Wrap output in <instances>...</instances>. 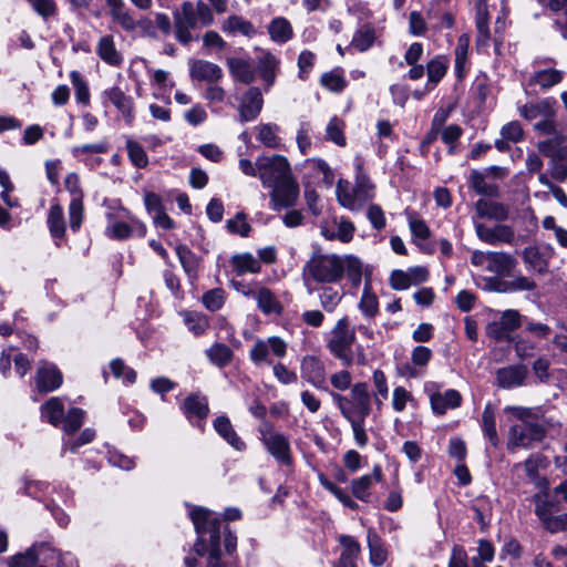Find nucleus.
Wrapping results in <instances>:
<instances>
[{"label":"nucleus","mask_w":567,"mask_h":567,"mask_svg":"<svg viewBox=\"0 0 567 567\" xmlns=\"http://www.w3.org/2000/svg\"><path fill=\"white\" fill-rule=\"evenodd\" d=\"M198 539L194 545V550L203 556L208 554L206 567H229V561L224 559V553L233 556L237 548V537L224 527L221 530L220 520L213 514L203 508H193L189 513Z\"/></svg>","instance_id":"f257e3e1"},{"label":"nucleus","mask_w":567,"mask_h":567,"mask_svg":"<svg viewBox=\"0 0 567 567\" xmlns=\"http://www.w3.org/2000/svg\"><path fill=\"white\" fill-rule=\"evenodd\" d=\"M363 274L359 258L337 254H313L302 268L305 286L311 290L312 285H332L346 275L354 287L361 284Z\"/></svg>","instance_id":"f03ea898"},{"label":"nucleus","mask_w":567,"mask_h":567,"mask_svg":"<svg viewBox=\"0 0 567 567\" xmlns=\"http://www.w3.org/2000/svg\"><path fill=\"white\" fill-rule=\"evenodd\" d=\"M330 395L343 419L350 423L357 445L364 447L369 441L364 423L372 411L368 384L365 382L354 383L351 386L350 396L338 392H330Z\"/></svg>","instance_id":"7ed1b4c3"},{"label":"nucleus","mask_w":567,"mask_h":567,"mask_svg":"<svg viewBox=\"0 0 567 567\" xmlns=\"http://www.w3.org/2000/svg\"><path fill=\"white\" fill-rule=\"evenodd\" d=\"M214 22L213 12L207 3L198 0L196 3L185 1L181 10L174 13L176 39L188 44L193 37L190 31L198 27H208Z\"/></svg>","instance_id":"20e7f679"},{"label":"nucleus","mask_w":567,"mask_h":567,"mask_svg":"<svg viewBox=\"0 0 567 567\" xmlns=\"http://www.w3.org/2000/svg\"><path fill=\"white\" fill-rule=\"evenodd\" d=\"M355 341V331L351 328L349 319H339L329 333L327 348L330 353L340 360L343 365L353 364L352 346Z\"/></svg>","instance_id":"39448f33"},{"label":"nucleus","mask_w":567,"mask_h":567,"mask_svg":"<svg viewBox=\"0 0 567 567\" xmlns=\"http://www.w3.org/2000/svg\"><path fill=\"white\" fill-rule=\"evenodd\" d=\"M337 199L341 206L353 212L360 210L365 203L374 198V185L364 175H358L355 185L340 181L337 185Z\"/></svg>","instance_id":"423d86ee"},{"label":"nucleus","mask_w":567,"mask_h":567,"mask_svg":"<svg viewBox=\"0 0 567 567\" xmlns=\"http://www.w3.org/2000/svg\"><path fill=\"white\" fill-rule=\"evenodd\" d=\"M257 169L262 186L267 188L293 174L287 157L279 154L259 156L257 158Z\"/></svg>","instance_id":"0eeeda50"},{"label":"nucleus","mask_w":567,"mask_h":567,"mask_svg":"<svg viewBox=\"0 0 567 567\" xmlns=\"http://www.w3.org/2000/svg\"><path fill=\"white\" fill-rule=\"evenodd\" d=\"M288 343L278 336L257 339L249 350V359L256 367L271 365L274 359L287 355Z\"/></svg>","instance_id":"6e6552de"},{"label":"nucleus","mask_w":567,"mask_h":567,"mask_svg":"<svg viewBox=\"0 0 567 567\" xmlns=\"http://www.w3.org/2000/svg\"><path fill=\"white\" fill-rule=\"evenodd\" d=\"M546 436V430L539 422H519L509 429L507 449H530Z\"/></svg>","instance_id":"1a4fd4ad"},{"label":"nucleus","mask_w":567,"mask_h":567,"mask_svg":"<svg viewBox=\"0 0 567 567\" xmlns=\"http://www.w3.org/2000/svg\"><path fill=\"white\" fill-rule=\"evenodd\" d=\"M261 442L267 452L281 465H292L290 442L282 433L274 431L270 426L260 430Z\"/></svg>","instance_id":"9d476101"},{"label":"nucleus","mask_w":567,"mask_h":567,"mask_svg":"<svg viewBox=\"0 0 567 567\" xmlns=\"http://www.w3.org/2000/svg\"><path fill=\"white\" fill-rule=\"evenodd\" d=\"M269 188L271 189L269 194L271 209L280 210L297 204L300 187L293 174Z\"/></svg>","instance_id":"9b49d317"},{"label":"nucleus","mask_w":567,"mask_h":567,"mask_svg":"<svg viewBox=\"0 0 567 567\" xmlns=\"http://www.w3.org/2000/svg\"><path fill=\"white\" fill-rule=\"evenodd\" d=\"M65 189L72 196L69 205V224L73 231H78L84 217L83 193L80 186V177L75 173H70L64 179Z\"/></svg>","instance_id":"f8f14e48"},{"label":"nucleus","mask_w":567,"mask_h":567,"mask_svg":"<svg viewBox=\"0 0 567 567\" xmlns=\"http://www.w3.org/2000/svg\"><path fill=\"white\" fill-rule=\"evenodd\" d=\"M533 501L535 503V514L543 527L551 534L557 533L558 524L561 523L560 515H556L559 511L558 503L549 499L545 492L535 494Z\"/></svg>","instance_id":"ddd939ff"},{"label":"nucleus","mask_w":567,"mask_h":567,"mask_svg":"<svg viewBox=\"0 0 567 567\" xmlns=\"http://www.w3.org/2000/svg\"><path fill=\"white\" fill-rule=\"evenodd\" d=\"M535 382L553 384L559 390L567 389V371L564 369H550V362L545 357L537 358L532 365Z\"/></svg>","instance_id":"4468645a"},{"label":"nucleus","mask_w":567,"mask_h":567,"mask_svg":"<svg viewBox=\"0 0 567 567\" xmlns=\"http://www.w3.org/2000/svg\"><path fill=\"white\" fill-rule=\"evenodd\" d=\"M474 228L480 240L492 246L498 244L512 245L515 239L514 229L503 223H498L494 227H487L483 223L474 221Z\"/></svg>","instance_id":"2eb2a0df"},{"label":"nucleus","mask_w":567,"mask_h":567,"mask_svg":"<svg viewBox=\"0 0 567 567\" xmlns=\"http://www.w3.org/2000/svg\"><path fill=\"white\" fill-rule=\"evenodd\" d=\"M130 224L122 220H110L105 228V235L111 239L124 240L136 234L144 237L146 234V226L140 219L127 214Z\"/></svg>","instance_id":"dca6fc26"},{"label":"nucleus","mask_w":567,"mask_h":567,"mask_svg":"<svg viewBox=\"0 0 567 567\" xmlns=\"http://www.w3.org/2000/svg\"><path fill=\"white\" fill-rule=\"evenodd\" d=\"M34 381L39 392L48 393L59 389L63 378L60 370L53 363L42 361L37 370Z\"/></svg>","instance_id":"f3484780"},{"label":"nucleus","mask_w":567,"mask_h":567,"mask_svg":"<svg viewBox=\"0 0 567 567\" xmlns=\"http://www.w3.org/2000/svg\"><path fill=\"white\" fill-rule=\"evenodd\" d=\"M264 99L261 91L256 87H249L241 96L238 113L240 122H250L257 118L261 112Z\"/></svg>","instance_id":"a211bd4d"},{"label":"nucleus","mask_w":567,"mask_h":567,"mask_svg":"<svg viewBox=\"0 0 567 567\" xmlns=\"http://www.w3.org/2000/svg\"><path fill=\"white\" fill-rule=\"evenodd\" d=\"M473 223L478 219H491L497 223L505 221L509 216V207L503 203L481 198L474 205Z\"/></svg>","instance_id":"6ab92c4d"},{"label":"nucleus","mask_w":567,"mask_h":567,"mask_svg":"<svg viewBox=\"0 0 567 567\" xmlns=\"http://www.w3.org/2000/svg\"><path fill=\"white\" fill-rule=\"evenodd\" d=\"M528 369L525 364H512L496 371V382L499 388L513 389L526 384Z\"/></svg>","instance_id":"aec40b11"},{"label":"nucleus","mask_w":567,"mask_h":567,"mask_svg":"<svg viewBox=\"0 0 567 567\" xmlns=\"http://www.w3.org/2000/svg\"><path fill=\"white\" fill-rule=\"evenodd\" d=\"M112 21L125 32H135L136 18L124 0H105Z\"/></svg>","instance_id":"412c9836"},{"label":"nucleus","mask_w":567,"mask_h":567,"mask_svg":"<svg viewBox=\"0 0 567 567\" xmlns=\"http://www.w3.org/2000/svg\"><path fill=\"white\" fill-rule=\"evenodd\" d=\"M189 74L193 80L217 83L223 79V70L219 65L206 60H192L189 62Z\"/></svg>","instance_id":"4be33fe9"},{"label":"nucleus","mask_w":567,"mask_h":567,"mask_svg":"<svg viewBox=\"0 0 567 567\" xmlns=\"http://www.w3.org/2000/svg\"><path fill=\"white\" fill-rule=\"evenodd\" d=\"M383 478L382 467L379 464L373 466L371 474L362 475L351 482V492L358 499L369 502L371 494L369 489L374 483L381 482Z\"/></svg>","instance_id":"5701e85b"},{"label":"nucleus","mask_w":567,"mask_h":567,"mask_svg":"<svg viewBox=\"0 0 567 567\" xmlns=\"http://www.w3.org/2000/svg\"><path fill=\"white\" fill-rule=\"evenodd\" d=\"M301 377L311 385L322 389L326 381V369L321 360L307 355L301 361Z\"/></svg>","instance_id":"b1692460"},{"label":"nucleus","mask_w":567,"mask_h":567,"mask_svg":"<svg viewBox=\"0 0 567 567\" xmlns=\"http://www.w3.org/2000/svg\"><path fill=\"white\" fill-rule=\"evenodd\" d=\"M226 64L234 81L250 84L256 78V68L251 60L245 58H227Z\"/></svg>","instance_id":"393cba45"},{"label":"nucleus","mask_w":567,"mask_h":567,"mask_svg":"<svg viewBox=\"0 0 567 567\" xmlns=\"http://www.w3.org/2000/svg\"><path fill=\"white\" fill-rule=\"evenodd\" d=\"M555 103L554 99L545 97L535 103L524 104L518 111L520 116L527 121H533L538 117H556Z\"/></svg>","instance_id":"a878e982"},{"label":"nucleus","mask_w":567,"mask_h":567,"mask_svg":"<svg viewBox=\"0 0 567 567\" xmlns=\"http://www.w3.org/2000/svg\"><path fill=\"white\" fill-rule=\"evenodd\" d=\"M432 410L437 415H443L449 409H456L462 403V395L454 389L445 392H434L430 396Z\"/></svg>","instance_id":"bb28decb"},{"label":"nucleus","mask_w":567,"mask_h":567,"mask_svg":"<svg viewBox=\"0 0 567 567\" xmlns=\"http://www.w3.org/2000/svg\"><path fill=\"white\" fill-rule=\"evenodd\" d=\"M96 55L111 66H120L123 62L121 52L116 49L114 37L106 34L96 42Z\"/></svg>","instance_id":"cd10ccee"},{"label":"nucleus","mask_w":567,"mask_h":567,"mask_svg":"<svg viewBox=\"0 0 567 567\" xmlns=\"http://www.w3.org/2000/svg\"><path fill=\"white\" fill-rule=\"evenodd\" d=\"M487 285L491 289L498 292L530 291L536 288L535 281L525 276H517L511 281H501L496 278H488Z\"/></svg>","instance_id":"c85d7f7f"},{"label":"nucleus","mask_w":567,"mask_h":567,"mask_svg":"<svg viewBox=\"0 0 567 567\" xmlns=\"http://www.w3.org/2000/svg\"><path fill=\"white\" fill-rule=\"evenodd\" d=\"M107 100L122 113L125 121L131 124L134 120V102L120 87L114 86L104 92Z\"/></svg>","instance_id":"c756f323"},{"label":"nucleus","mask_w":567,"mask_h":567,"mask_svg":"<svg viewBox=\"0 0 567 567\" xmlns=\"http://www.w3.org/2000/svg\"><path fill=\"white\" fill-rule=\"evenodd\" d=\"M564 79V71L548 68L535 71L528 79V85L539 86L543 91L550 90Z\"/></svg>","instance_id":"7c9ffc66"},{"label":"nucleus","mask_w":567,"mask_h":567,"mask_svg":"<svg viewBox=\"0 0 567 567\" xmlns=\"http://www.w3.org/2000/svg\"><path fill=\"white\" fill-rule=\"evenodd\" d=\"M516 266L515 258L503 251H489L487 271L497 276H508Z\"/></svg>","instance_id":"2f4dec72"},{"label":"nucleus","mask_w":567,"mask_h":567,"mask_svg":"<svg viewBox=\"0 0 567 567\" xmlns=\"http://www.w3.org/2000/svg\"><path fill=\"white\" fill-rule=\"evenodd\" d=\"M339 543L342 546V551L338 561V567H357L355 560L360 555V544L349 535H341Z\"/></svg>","instance_id":"473e14b6"},{"label":"nucleus","mask_w":567,"mask_h":567,"mask_svg":"<svg viewBox=\"0 0 567 567\" xmlns=\"http://www.w3.org/2000/svg\"><path fill=\"white\" fill-rule=\"evenodd\" d=\"M213 425L215 431L235 450L243 451L245 449V443L237 435L230 420L227 416L220 415L216 417L213 422Z\"/></svg>","instance_id":"72a5a7b5"},{"label":"nucleus","mask_w":567,"mask_h":567,"mask_svg":"<svg viewBox=\"0 0 567 567\" xmlns=\"http://www.w3.org/2000/svg\"><path fill=\"white\" fill-rule=\"evenodd\" d=\"M183 411L188 420L194 416L203 420L209 413L208 400L198 393L190 394L184 400Z\"/></svg>","instance_id":"f704fd0d"},{"label":"nucleus","mask_w":567,"mask_h":567,"mask_svg":"<svg viewBox=\"0 0 567 567\" xmlns=\"http://www.w3.org/2000/svg\"><path fill=\"white\" fill-rule=\"evenodd\" d=\"M256 301L259 310L265 315H279L282 311V307L277 297L266 287H257Z\"/></svg>","instance_id":"c9c22d12"},{"label":"nucleus","mask_w":567,"mask_h":567,"mask_svg":"<svg viewBox=\"0 0 567 567\" xmlns=\"http://www.w3.org/2000/svg\"><path fill=\"white\" fill-rule=\"evenodd\" d=\"M449 68V59L445 55H437L430 60L426 65V87L432 90L445 76Z\"/></svg>","instance_id":"e433bc0d"},{"label":"nucleus","mask_w":567,"mask_h":567,"mask_svg":"<svg viewBox=\"0 0 567 567\" xmlns=\"http://www.w3.org/2000/svg\"><path fill=\"white\" fill-rule=\"evenodd\" d=\"M176 254L179 262L190 280H195L198 276L200 258L197 257L188 247L179 245L176 247Z\"/></svg>","instance_id":"4c0bfd02"},{"label":"nucleus","mask_w":567,"mask_h":567,"mask_svg":"<svg viewBox=\"0 0 567 567\" xmlns=\"http://www.w3.org/2000/svg\"><path fill=\"white\" fill-rule=\"evenodd\" d=\"M368 547H369V559L373 567H381L386 558L388 551L378 534L369 529L368 532Z\"/></svg>","instance_id":"58836bf2"},{"label":"nucleus","mask_w":567,"mask_h":567,"mask_svg":"<svg viewBox=\"0 0 567 567\" xmlns=\"http://www.w3.org/2000/svg\"><path fill=\"white\" fill-rule=\"evenodd\" d=\"M47 224L50 234L54 239H63L65 235V221L63 208L59 204L51 205Z\"/></svg>","instance_id":"ea45409f"},{"label":"nucleus","mask_w":567,"mask_h":567,"mask_svg":"<svg viewBox=\"0 0 567 567\" xmlns=\"http://www.w3.org/2000/svg\"><path fill=\"white\" fill-rule=\"evenodd\" d=\"M231 264L238 276L245 274H258L261 269L260 262L249 252L233 256Z\"/></svg>","instance_id":"a19ab883"},{"label":"nucleus","mask_w":567,"mask_h":567,"mask_svg":"<svg viewBox=\"0 0 567 567\" xmlns=\"http://www.w3.org/2000/svg\"><path fill=\"white\" fill-rule=\"evenodd\" d=\"M205 353L209 362L218 368L228 365L234 358L233 350L228 346L218 342L209 347Z\"/></svg>","instance_id":"79ce46f5"},{"label":"nucleus","mask_w":567,"mask_h":567,"mask_svg":"<svg viewBox=\"0 0 567 567\" xmlns=\"http://www.w3.org/2000/svg\"><path fill=\"white\" fill-rule=\"evenodd\" d=\"M41 415L53 426H58L64 415V405L60 398H50L41 406Z\"/></svg>","instance_id":"37998d69"},{"label":"nucleus","mask_w":567,"mask_h":567,"mask_svg":"<svg viewBox=\"0 0 567 567\" xmlns=\"http://www.w3.org/2000/svg\"><path fill=\"white\" fill-rule=\"evenodd\" d=\"M470 37L461 34L455 48V73L458 79H463L466 73L468 56Z\"/></svg>","instance_id":"c03bdc74"},{"label":"nucleus","mask_w":567,"mask_h":567,"mask_svg":"<svg viewBox=\"0 0 567 567\" xmlns=\"http://www.w3.org/2000/svg\"><path fill=\"white\" fill-rule=\"evenodd\" d=\"M221 29L230 34L240 33L246 37H252L256 33L254 25L249 21L236 14L228 17Z\"/></svg>","instance_id":"a18cd8bd"},{"label":"nucleus","mask_w":567,"mask_h":567,"mask_svg":"<svg viewBox=\"0 0 567 567\" xmlns=\"http://www.w3.org/2000/svg\"><path fill=\"white\" fill-rule=\"evenodd\" d=\"M257 140L269 148H279L281 140L278 135L279 126L276 124L267 123L257 126Z\"/></svg>","instance_id":"49530a36"},{"label":"nucleus","mask_w":567,"mask_h":567,"mask_svg":"<svg viewBox=\"0 0 567 567\" xmlns=\"http://www.w3.org/2000/svg\"><path fill=\"white\" fill-rule=\"evenodd\" d=\"M523 259L536 272L544 275L548 270V261L540 250L535 246L526 247L523 251Z\"/></svg>","instance_id":"de8ad7c7"},{"label":"nucleus","mask_w":567,"mask_h":567,"mask_svg":"<svg viewBox=\"0 0 567 567\" xmlns=\"http://www.w3.org/2000/svg\"><path fill=\"white\" fill-rule=\"evenodd\" d=\"M271 39L276 42L285 43L292 37V28L285 18H276L268 28Z\"/></svg>","instance_id":"09e8293b"},{"label":"nucleus","mask_w":567,"mask_h":567,"mask_svg":"<svg viewBox=\"0 0 567 567\" xmlns=\"http://www.w3.org/2000/svg\"><path fill=\"white\" fill-rule=\"evenodd\" d=\"M482 429L485 433L486 437L491 442L492 445L496 446L499 442L498 434L496 430V420H495V412L491 404H487L484 408L483 414H482Z\"/></svg>","instance_id":"8fccbe9b"},{"label":"nucleus","mask_w":567,"mask_h":567,"mask_svg":"<svg viewBox=\"0 0 567 567\" xmlns=\"http://www.w3.org/2000/svg\"><path fill=\"white\" fill-rule=\"evenodd\" d=\"M472 188L480 195L497 197L498 187L495 184H488L484 175L478 171H473L470 176Z\"/></svg>","instance_id":"3c124183"},{"label":"nucleus","mask_w":567,"mask_h":567,"mask_svg":"<svg viewBox=\"0 0 567 567\" xmlns=\"http://www.w3.org/2000/svg\"><path fill=\"white\" fill-rule=\"evenodd\" d=\"M359 309L369 318H373L379 312V303L377 296L371 291L370 284L364 285V289L359 302Z\"/></svg>","instance_id":"603ef678"},{"label":"nucleus","mask_w":567,"mask_h":567,"mask_svg":"<svg viewBox=\"0 0 567 567\" xmlns=\"http://www.w3.org/2000/svg\"><path fill=\"white\" fill-rule=\"evenodd\" d=\"M375 40L374 30L370 27L360 28L353 35L351 47L360 52H364L372 47Z\"/></svg>","instance_id":"864d4df0"},{"label":"nucleus","mask_w":567,"mask_h":567,"mask_svg":"<svg viewBox=\"0 0 567 567\" xmlns=\"http://www.w3.org/2000/svg\"><path fill=\"white\" fill-rule=\"evenodd\" d=\"M225 291L221 288H214L202 296V302L209 311L219 310L225 303Z\"/></svg>","instance_id":"5fc2aeb1"},{"label":"nucleus","mask_w":567,"mask_h":567,"mask_svg":"<svg viewBox=\"0 0 567 567\" xmlns=\"http://www.w3.org/2000/svg\"><path fill=\"white\" fill-rule=\"evenodd\" d=\"M126 150L133 165L140 168L147 166L148 157L141 144H138L135 141L128 140L126 142Z\"/></svg>","instance_id":"6e6d98bb"},{"label":"nucleus","mask_w":567,"mask_h":567,"mask_svg":"<svg viewBox=\"0 0 567 567\" xmlns=\"http://www.w3.org/2000/svg\"><path fill=\"white\" fill-rule=\"evenodd\" d=\"M320 82L331 92H341L347 85L344 76L338 70L322 74Z\"/></svg>","instance_id":"4d7b16f0"},{"label":"nucleus","mask_w":567,"mask_h":567,"mask_svg":"<svg viewBox=\"0 0 567 567\" xmlns=\"http://www.w3.org/2000/svg\"><path fill=\"white\" fill-rule=\"evenodd\" d=\"M258 65L262 79L267 82H271L274 79L275 68L277 65L276 58L269 52H264L258 58Z\"/></svg>","instance_id":"13d9d810"},{"label":"nucleus","mask_w":567,"mask_h":567,"mask_svg":"<svg viewBox=\"0 0 567 567\" xmlns=\"http://www.w3.org/2000/svg\"><path fill=\"white\" fill-rule=\"evenodd\" d=\"M226 228L229 233L240 235L241 237H247L250 231V225L246 220V215L241 212L227 220Z\"/></svg>","instance_id":"bf43d9fd"},{"label":"nucleus","mask_w":567,"mask_h":567,"mask_svg":"<svg viewBox=\"0 0 567 567\" xmlns=\"http://www.w3.org/2000/svg\"><path fill=\"white\" fill-rule=\"evenodd\" d=\"M83 419H84L83 410H81L79 408L70 409L65 416V420H64L63 430L68 434L75 433L82 426Z\"/></svg>","instance_id":"052dcab7"},{"label":"nucleus","mask_w":567,"mask_h":567,"mask_svg":"<svg viewBox=\"0 0 567 567\" xmlns=\"http://www.w3.org/2000/svg\"><path fill=\"white\" fill-rule=\"evenodd\" d=\"M319 300L326 311L333 312L341 301V295L333 288L327 287L319 295Z\"/></svg>","instance_id":"680f3d73"},{"label":"nucleus","mask_w":567,"mask_h":567,"mask_svg":"<svg viewBox=\"0 0 567 567\" xmlns=\"http://www.w3.org/2000/svg\"><path fill=\"white\" fill-rule=\"evenodd\" d=\"M414 401L411 392L403 386H396L392 392V408L395 412H403L408 403Z\"/></svg>","instance_id":"e2e57ef3"},{"label":"nucleus","mask_w":567,"mask_h":567,"mask_svg":"<svg viewBox=\"0 0 567 567\" xmlns=\"http://www.w3.org/2000/svg\"><path fill=\"white\" fill-rule=\"evenodd\" d=\"M38 565L39 559L33 548L9 558V567H35Z\"/></svg>","instance_id":"0e129e2a"},{"label":"nucleus","mask_w":567,"mask_h":567,"mask_svg":"<svg viewBox=\"0 0 567 567\" xmlns=\"http://www.w3.org/2000/svg\"><path fill=\"white\" fill-rule=\"evenodd\" d=\"M327 138L332 141L338 146H344L346 145V138L342 132V122L337 118L332 117L326 128Z\"/></svg>","instance_id":"69168bd1"},{"label":"nucleus","mask_w":567,"mask_h":567,"mask_svg":"<svg viewBox=\"0 0 567 567\" xmlns=\"http://www.w3.org/2000/svg\"><path fill=\"white\" fill-rule=\"evenodd\" d=\"M110 368L115 378H123L125 382L132 384L136 380V372L127 368L120 359L111 361Z\"/></svg>","instance_id":"338daca9"},{"label":"nucleus","mask_w":567,"mask_h":567,"mask_svg":"<svg viewBox=\"0 0 567 567\" xmlns=\"http://www.w3.org/2000/svg\"><path fill=\"white\" fill-rule=\"evenodd\" d=\"M185 323L188 330L192 331L195 336L203 334L208 328V321L206 318L198 313H186Z\"/></svg>","instance_id":"774afa93"}]
</instances>
